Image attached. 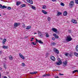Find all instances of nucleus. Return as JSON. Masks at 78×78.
Segmentation results:
<instances>
[{"mask_svg":"<svg viewBox=\"0 0 78 78\" xmlns=\"http://www.w3.org/2000/svg\"><path fill=\"white\" fill-rule=\"evenodd\" d=\"M66 41L67 42H69V41H72V38L71 37V36L70 35L67 36L66 38Z\"/></svg>","mask_w":78,"mask_h":78,"instance_id":"1","label":"nucleus"},{"mask_svg":"<svg viewBox=\"0 0 78 78\" xmlns=\"http://www.w3.org/2000/svg\"><path fill=\"white\" fill-rule=\"evenodd\" d=\"M38 36L40 37L43 38L44 37V35L42 34V32L38 31Z\"/></svg>","mask_w":78,"mask_h":78,"instance_id":"2","label":"nucleus"},{"mask_svg":"<svg viewBox=\"0 0 78 78\" xmlns=\"http://www.w3.org/2000/svg\"><path fill=\"white\" fill-rule=\"evenodd\" d=\"M67 64V60H66L65 61L63 62V65L64 67H66Z\"/></svg>","mask_w":78,"mask_h":78,"instance_id":"3","label":"nucleus"},{"mask_svg":"<svg viewBox=\"0 0 78 78\" xmlns=\"http://www.w3.org/2000/svg\"><path fill=\"white\" fill-rule=\"evenodd\" d=\"M54 50L55 52L56 53H57V54H59V51L56 48H54Z\"/></svg>","mask_w":78,"mask_h":78,"instance_id":"4","label":"nucleus"},{"mask_svg":"<svg viewBox=\"0 0 78 78\" xmlns=\"http://www.w3.org/2000/svg\"><path fill=\"white\" fill-rule=\"evenodd\" d=\"M7 8V7L5 5L3 6L2 4H0V8H1V9H4V8Z\"/></svg>","mask_w":78,"mask_h":78,"instance_id":"5","label":"nucleus"},{"mask_svg":"<svg viewBox=\"0 0 78 78\" xmlns=\"http://www.w3.org/2000/svg\"><path fill=\"white\" fill-rule=\"evenodd\" d=\"M50 58L51 60L53 61H55V57L53 56H50Z\"/></svg>","mask_w":78,"mask_h":78,"instance_id":"6","label":"nucleus"},{"mask_svg":"<svg viewBox=\"0 0 78 78\" xmlns=\"http://www.w3.org/2000/svg\"><path fill=\"white\" fill-rule=\"evenodd\" d=\"M20 25V23H16L14 24V26H15V27H18V26Z\"/></svg>","mask_w":78,"mask_h":78,"instance_id":"7","label":"nucleus"},{"mask_svg":"<svg viewBox=\"0 0 78 78\" xmlns=\"http://www.w3.org/2000/svg\"><path fill=\"white\" fill-rule=\"evenodd\" d=\"M73 5H74V1H72V2H70L69 5V6H73Z\"/></svg>","mask_w":78,"mask_h":78,"instance_id":"8","label":"nucleus"},{"mask_svg":"<svg viewBox=\"0 0 78 78\" xmlns=\"http://www.w3.org/2000/svg\"><path fill=\"white\" fill-rule=\"evenodd\" d=\"M36 42H38L40 44H44V43L42 42V41L40 40H38L37 39H36Z\"/></svg>","mask_w":78,"mask_h":78,"instance_id":"9","label":"nucleus"},{"mask_svg":"<svg viewBox=\"0 0 78 78\" xmlns=\"http://www.w3.org/2000/svg\"><path fill=\"white\" fill-rule=\"evenodd\" d=\"M27 2L30 4H33V2L31 0H27Z\"/></svg>","mask_w":78,"mask_h":78,"instance_id":"10","label":"nucleus"},{"mask_svg":"<svg viewBox=\"0 0 78 78\" xmlns=\"http://www.w3.org/2000/svg\"><path fill=\"white\" fill-rule=\"evenodd\" d=\"M56 63L57 65H58V66H59V65L62 64V62H61V61H59V62H58Z\"/></svg>","mask_w":78,"mask_h":78,"instance_id":"11","label":"nucleus"},{"mask_svg":"<svg viewBox=\"0 0 78 78\" xmlns=\"http://www.w3.org/2000/svg\"><path fill=\"white\" fill-rule=\"evenodd\" d=\"M67 15V11H65L63 13V16H66Z\"/></svg>","mask_w":78,"mask_h":78,"instance_id":"12","label":"nucleus"},{"mask_svg":"<svg viewBox=\"0 0 78 78\" xmlns=\"http://www.w3.org/2000/svg\"><path fill=\"white\" fill-rule=\"evenodd\" d=\"M6 42V39H4L2 41L3 45L5 44V43Z\"/></svg>","mask_w":78,"mask_h":78,"instance_id":"13","label":"nucleus"},{"mask_svg":"<svg viewBox=\"0 0 78 78\" xmlns=\"http://www.w3.org/2000/svg\"><path fill=\"white\" fill-rule=\"evenodd\" d=\"M51 30L54 31V32H57V29L55 28H53L51 29Z\"/></svg>","mask_w":78,"mask_h":78,"instance_id":"14","label":"nucleus"},{"mask_svg":"<svg viewBox=\"0 0 78 78\" xmlns=\"http://www.w3.org/2000/svg\"><path fill=\"white\" fill-rule=\"evenodd\" d=\"M72 22H73V23H77V22L75 20H72Z\"/></svg>","mask_w":78,"mask_h":78,"instance_id":"15","label":"nucleus"},{"mask_svg":"<svg viewBox=\"0 0 78 78\" xmlns=\"http://www.w3.org/2000/svg\"><path fill=\"white\" fill-rule=\"evenodd\" d=\"M42 12H43V13H44V14H47L48 13L47 12H46L45 10H42Z\"/></svg>","mask_w":78,"mask_h":78,"instance_id":"16","label":"nucleus"},{"mask_svg":"<svg viewBox=\"0 0 78 78\" xmlns=\"http://www.w3.org/2000/svg\"><path fill=\"white\" fill-rule=\"evenodd\" d=\"M2 48H4L5 49H6L8 48V47L4 45L2 46Z\"/></svg>","mask_w":78,"mask_h":78,"instance_id":"17","label":"nucleus"},{"mask_svg":"<svg viewBox=\"0 0 78 78\" xmlns=\"http://www.w3.org/2000/svg\"><path fill=\"white\" fill-rule=\"evenodd\" d=\"M68 55L70 57H72L73 56V53L72 52H71L70 54L69 53Z\"/></svg>","mask_w":78,"mask_h":78,"instance_id":"18","label":"nucleus"},{"mask_svg":"<svg viewBox=\"0 0 78 78\" xmlns=\"http://www.w3.org/2000/svg\"><path fill=\"white\" fill-rule=\"evenodd\" d=\"M9 60H12L13 59V57L12 56L10 55L9 56Z\"/></svg>","mask_w":78,"mask_h":78,"instance_id":"19","label":"nucleus"},{"mask_svg":"<svg viewBox=\"0 0 78 78\" xmlns=\"http://www.w3.org/2000/svg\"><path fill=\"white\" fill-rule=\"evenodd\" d=\"M31 28V27L30 26H28L26 28V30H29V29H30Z\"/></svg>","mask_w":78,"mask_h":78,"instance_id":"20","label":"nucleus"},{"mask_svg":"<svg viewBox=\"0 0 78 78\" xmlns=\"http://www.w3.org/2000/svg\"><path fill=\"white\" fill-rule=\"evenodd\" d=\"M25 6H26V5L25 4H23L21 5V8H23V7H25Z\"/></svg>","mask_w":78,"mask_h":78,"instance_id":"21","label":"nucleus"},{"mask_svg":"<svg viewBox=\"0 0 78 78\" xmlns=\"http://www.w3.org/2000/svg\"><path fill=\"white\" fill-rule=\"evenodd\" d=\"M20 3H21L20 2H16V5L17 6H19V5H20Z\"/></svg>","mask_w":78,"mask_h":78,"instance_id":"22","label":"nucleus"},{"mask_svg":"<svg viewBox=\"0 0 78 78\" xmlns=\"http://www.w3.org/2000/svg\"><path fill=\"white\" fill-rule=\"evenodd\" d=\"M61 14H62V13L61 12H58L57 13V16H59V15H61Z\"/></svg>","mask_w":78,"mask_h":78,"instance_id":"23","label":"nucleus"},{"mask_svg":"<svg viewBox=\"0 0 78 78\" xmlns=\"http://www.w3.org/2000/svg\"><path fill=\"white\" fill-rule=\"evenodd\" d=\"M76 51L78 52V45H77L76 48Z\"/></svg>","mask_w":78,"mask_h":78,"instance_id":"24","label":"nucleus"},{"mask_svg":"<svg viewBox=\"0 0 78 78\" xmlns=\"http://www.w3.org/2000/svg\"><path fill=\"white\" fill-rule=\"evenodd\" d=\"M69 55V53L68 52H66L65 53V55L66 56H68V55Z\"/></svg>","mask_w":78,"mask_h":78,"instance_id":"25","label":"nucleus"},{"mask_svg":"<svg viewBox=\"0 0 78 78\" xmlns=\"http://www.w3.org/2000/svg\"><path fill=\"white\" fill-rule=\"evenodd\" d=\"M74 54L76 56H77V57H78V53L77 52H75Z\"/></svg>","mask_w":78,"mask_h":78,"instance_id":"26","label":"nucleus"},{"mask_svg":"<svg viewBox=\"0 0 78 78\" xmlns=\"http://www.w3.org/2000/svg\"><path fill=\"white\" fill-rule=\"evenodd\" d=\"M47 7H46V6L45 5H43L42 9H46Z\"/></svg>","mask_w":78,"mask_h":78,"instance_id":"27","label":"nucleus"},{"mask_svg":"<svg viewBox=\"0 0 78 78\" xmlns=\"http://www.w3.org/2000/svg\"><path fill=\"white\" fill-rule=\"evenodd\" d=\"M32 9H34V10H35L36 9V8L34 6H32L31 7Z\"/></svg>","mask_w":78,"mask_h":78,"instance_id":"28","label":"nucleus"},{"mask_svg":"<svg viewBox=\"0 0 78 78\" xmlns=\"http://www.w3.org/2000/svg\"><path fill=\"white\" fill-rule=\"evenodd\" d=\"M45 34H46V37H49V35H48L47 33H46Z\"/></svg>","mask_w":78,"mask_h":78,"instance_id":"29","label":"nucleus"},{"mask_svg":"<svg viewBox=\"0 0 78 78\" xmlns=\"http://www.w3.org/2000/svg\"><path fill=\"white\" fill-rule=\"evenodd\" d=\"M61 6H64V4L62 2H61Z\"/></svg>","mask_w":78,"mask_h":78,"instance_id":"30","label":"nucleus"},{"mask_svg":"<svg viewBox=\"0 0 78 78\" xmlns=\"http://www.w3.org/2000/svg\"><path fill=\"white\" fill-rule=\"evenodd\" d=\"M4 67L5 69L7 68V67H6V65L4 64Z\"/></svg>","mask_w":78,"mask_h":78,"instance_id":"31","label":"nucleus"},{"mask_svg":"<svg viewBox=\"0 0 78 78\" xmlns=\"http://www.w3.org/2000/svg\"><path fill=\"white\" fill-rule=\"evenodd\" d=\"M77 71H78L77 70H74V71H73V73H75L76 72H77Z\"/></svg>","mask_w":78,"mask_h":78,"instance_id":"32","label":"nucleus"},{"mask_svg":"<svg viewBox=\"0 0 78 78\" xmlns=\"http://www.w3.org/2000/svg\"><path fill=\"white\" fill-rule=\"evenodd\" d=\"M55 37V38H56L57 39H58V38H59V36L56 35Z\"/></svg>","mask_w":78,"mask_h":78,"instance_id":"33","label":"nucleus"},{"mask_svg":"<svg viewBox=\"0 0 78 78\" xmlns=\"http://www.w3.org/2000/svg\"><path fill=\"white\" fill-rule=\"evenodd\" d=\"M19 55H20V56L21 58L22 57V56H23V55H22V54L21 53L19 54Z\"/></svg>","mask_w":78,"mask_h":78,"instance_id":"34","label":"nucleus"},{"mask_svg":"<svg viewBox=\"0 0 78 78\" xmlns=\"http://www.w3.org/2000/svg\"><path fill=\"white\" fill-rule=\"evenodd\" d=\"M52 39L53 41H55V39H56V38H55V37H54L52 38Z\"/></svg>","mask_w":78,"mask_h":78,"instance_id":"35","label":"nucleus"},{"mask_svg":"<svg viewBox=\"0 0 78 78\" xmlns=\"http://www.w3.org/2000/svg\"><path fill=\"white\" fill-rule=\"evenodd\" d=\"M75 2L76 3V4H78V0H75Z\"/></svg>","mask_w":78,"mask_h":78,"instance_id":"36","label":"nucleus"},{"mask_svg":"<svg viewBox=\"0 0 78 78\" xmlns=\"http://www.w3.org/2000/svg\"><path fill=\"white\" fill-rule=\"evenodd\" d=\"M48 21H50V20H51V18H50V17H48Z\"/></svg>","mask_w":78,"mask_h":78,"instance_id":"37","label":"nucleus"},{"mask_svg":"<svg viewBox=\"0 0 78 78\" xmlns=\"http://www.w3.org/2000/svg\"><path fill=\"white\" fill-rule=\"evenodd\" d=\"M25 66V63H22V66H23V67H24Z\"/></svg>","mask_w":78,"mask_h":78,"instance_id":"38","label":"nucleus"},{"mask_svg":"<svg viewBox=\"0 0 78 78\" xmlns=\"http://www.w3.org/2000/svg\"><path fill=\"white\" fill-rule=\"evenodd\" d=\"M49 53H47L46 54V57H48V56L49 55Z\"/></svg>","mask_w":78,"mask_h":78,"instance_id":"39","label":"nucleus"},{"mask_svg":"<svg viewBox=\"0 0 78 78\" xmlns=\"http://www.w3.org/2000/svg\"><path fill=\"white\" fill-rule=\"evenodd\" d=\"M7 9H9V10H10V9H11V8L10 7H9L7 8Z\"/></svg>","mask_w":78,"mask_h":78,"instance_id":"40","label":"nucleus"},{"mask_svg":"<svg viewBox=\"0 0 78 78\" xmlns=\"http://www.w3.org/2000/svg\"><path fill=\"white\" fill-rule=\"evenodd\" d=\"M59 75L60 76H62L63 75H64V74L60 73H59Z\"/></svg>","mask_w":78,"mask_h":78,"instance_id":"41","label":"nucleus"},{"mask_svg":"<svg viewBox=\"0 0 78 78\" xmlns=\"http://www.w3.org/2000/svg\"><path fill=\"white\" fill-rule=\"evenodd\" d=\"M33 73H34V74H36V73H37V72L36 71H35V72H34Z\"/></svg>","mask_w":78,"mask_h":78,"instance_id":"42","label":"nucleus"},{"mask_svg":"<svg viewBox=\"0 0 78 78\" xmlns=\"http://www.w3.org/2000/svg\"><path fill=\"white\" fill-rule=\"evenodd\" d=\"M42 76H47V74L45 73V74L43 75Z\"/></svg>","mask_w":78,"mask_h":78,"instance_id":"43","label":"nucleus"},{"mask_svg":"<svg viewBox=\"0 0 78 78\" xmlns=\"http://www.w3.org/2000/svg\"><path fill=\"white\" fill-rule=\"evenodd\" d=\"M23 28H25V24H23Z\"/></svg>","mask_w":78,"mask_h":78,"instance_id":"44","label":"nucleus"},{"mask_svg":"<svg viewBox=\"0 0 78 78\" xmlns=\"http://www.w3.org/2000/svg\"><path fill=\"white\" fill-rule=\"evenodd\" d=\"M50 76V75L49 74H46V76Z\"/></svg>","mask_w":78,"mask_h":78,"instance_id":"45","label":"nucleus"},{"mask_svg":"<svg viewBox=\"0 0 78 78\" xmlns=\"http://www.w3.org/2000/svg\"><path fill=\"white\" fill-rule=\"evenodd\" d=\"M52 45H56V43H52Z\"/></svg>","mask_w":78,"mask_h":78,"instance_id":"46","label":"nucleus"},{"mask_svg":"<svg viewBox=\"0 0 78 78\" xmlns=\"http://www.w3.org/2000/svg\"><path fill=\"white\" fill-rule=\"evenodd\" d=\"M21 58L23 59H25V57H23V56H22Z\"/></svg>","mask_w":78,"mask_h":78,"instance_id":"47","label":"nucleus"},{"mask_svg":"<svg viewBox=\"0 0 78 78\" xmlns=\"http://www.w3.org/2000/svg\"><path fill=\"white\" fill-rule=\"evenodd\" d=\"M32 44H33V45H36V44L34 43L33 42L32 43Z\"/></svg>","mask_w":78,"mask_h":78,"instance_id":"48","label":"nucleus"},{"mask_svg":"<svg viewBox=\"0 0 78 78\" xmlns=\"http://www.w3.org/2000/svg\"><path fill=\"white\" fill-rule=\"evenodd\" d=\"M30 74H34L33 72L30 73Z\"/></svg>","mask_w":78,"mask_h":78,"instance_id":"49","label":"nucleus"},{"mask_svg":"<svg viewBox=\"0 0 78 78\" xmlns=\"http://www.w3.org/2000/svg\"><path fill=\"white\" fill-rule=\"evenodd\" d=\"M71 31H72L70 30H69V33H71Z\"/></svg>","mask_w":78,"mask_h":78,"instance_id":"50","label":"nucleus"},{"mask_svg":"<svg viewBox=\"0 0 78 78\" xmlns=\"http://www.w3.org/2000/svg\"><path fill=\"white\" fill-rule=\"evenodd\" d=\"M55 78H59V77L58 76H55Z\"/></svg>","mask_w":78,"mask_h":78,"instance_id":"51","label":"nucleus"},{"mask_svg":"<svg viewBox=\"0 0 78 78\" xmlns=\"http://www.w3.org/2000/svg\"><path fill=\"white\" fill-rule=\"evenodd\" d=\"M56 34H53V36H55V37L56 36Z\"/></svg>","mask_w":78,"mask_h":78,"instance_id":"52","label":"nucleus"},{"mask_svg":"<svg viewBox=\"0 0 78 78\" xmlns=\"http://www.w3.org/2000/svg\"><path fill=\"white\" fill-rule=\"evenodd\" d=\"M53 71H57V70H56V69H54V70H53Z\"/></svg>","mask_w":78,"mask_h":78,"instance_id":"53","label":"nucleus"},{"mask_svg":"<svg viewBox=\"0 0 78 78\" xmlns=\"http://www.w3.org/2000/svg\"><path fill=\"white\" fill-rule=\"evenodd\" d=\"M0 54H2V51H0Z\"/></svg>","mask_w":78,"mask_h":78,"instance_id":"54","label":"nucleus"},{"mask_svg":"<svg viewBox=\"0 0 78 78\" xmlns=\"http://www.w3.org/2000/svg\"><path fill=\"white\" fill-rule=\"evenodd\" d=\"M58 61H61L60 60V58H58Z\"/></svg>","mask_w":78,"mask_h":78,"instance_id":"55","label":"nucleus"},{"mask_svg":"<svg viewBox=\"0 0 78 78\" xmlns=\"http://www.w3.org/2000/svg\"><path fill=\"white\" fill-rule=\"evenodd\" d=\"M51 0L53 2H55V1H56V0Z\"/></svg>","mask_w":78,"mask_h":78,"instance_id":"56","label":"nucleus"},{"mask_svg":"<svg viewBox=\"0 0 78 78\" xmlns=\"http://www.w3.org/2000/svg\"><path fill=\"white\" fill-rule=\"evenodd\" d=\"M31 39H32V40H34V38H31Z\"/></svg>","mask_w":78,"mask_h":78,"instance_id":"57","label":"nucleus"},{"mask_svg":"<svg viewBox=\"0 0 78 78\" xmlns=\"http://www.w3.org/2000/svg\"><path fill=\"white\" fill-rule=\"evenodd\" d=\"M4 78H7V77H6V76H4Z\"/></svg>","mask_w":78,"mask_h":78,"instance_id":"58","label":"nucleus"},{"mask_svg":"<svg viewBox=\"0 0 78 78\" xmlns=\"http://www.w3.org/2000/svg\"><path fill=\"white\" fill-rule=\"evenodd\" d=\"M37 34V33H34V34Z\"/></svg>","mask_w":78,"mask_h":78,"instance_id":"59","label":"nucleus"},{"mask_svg":"<svg viewBox=\"0 0 78 78\" xmlns=\"http://www.w3.org/2000/svg\"><path fill=\"white\" fill-rule=\"evenodd\" d=\"M2 68H1V67H0V70H2Z\"/></svg>","mask_w":78,"mask_h":78,"instance_id":"60","label":"nucleus"},{"mask_svg":"<svg viewBox=\"0 0 78 78\" xmlns=\"http://www.w3.org/2000/svg\"><path fill=\"white\" fill-rule=\"evenodd\" d=\"M1 73H0V77H1V74H0Z\"/></svg>","mask_w":78,"mask_h":78,"instance_id":"61","label":"nucleus"},{"mask_svg":"<svg viewBox=\"0 0 78 78\" xmlns=\"http://www.w3.org/2000/svg\"><path fill=\"white\" fill-rule=\"evenodd\" d=\"M30 41H33V40H30Z\"/></svg>","mask_w":78,"mask_h":78,"instance_id":"62","label":"nucleus"},{"mask_svg":"<svg viewBox=\"0 0 78 78\" xmlns=\"http://www.w3.org/2000/svg\"><path fill=\"white\" fill-rule=\"evenodd\" d=\"M1 1H3V0H0Z\"/></svg>","mask_w":78,"mask_h":78,"instance_id":"63","label":"nucleus"},{"mask_svg":"<svg viewBox=\"0 0 78 78\" xmlns=\"http://www.w3.org/2000/svg\"><path fill=\"white\" fill-rule=\"evenodd\" d=\"M77 72H78V70H77Z\"/></svg>","mask_w":78,"mask_h":78,"instance_id":"64","label":"nucleus"}]
</instances>
